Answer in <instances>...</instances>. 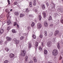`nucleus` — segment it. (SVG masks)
I'll use <instances>...</instances> for the list:
<instances>
[{"label":"nucleus","mask_w":63,"mask_h":63,"mask_svg":"<svg viewBox=\"0 0 63 63\" xmlns=\"http://www.w3.org/2000/svg\"><path fill=\"white\" fill-rule=\"evenodd\" d=\"M41 46L43 47H44V43H43V42H41Z\"/></svg>","instance_id":"40"},{"label":"nucleus","mask_w":63,"mask_h":63,"mask_svg":"<svg viewBox=\"0 0 63 63\" xmlns=\"http://www.w3.org/2000/svg\"><path fill=\"white\" fill-rule=\"evenodd\" d=\"M47 46L49 47H51V42H48L47 43Z\"/></svg>","instance_id":"7"},{"label":"nucleus","mask_w":63,"mask_h":63,"mask_svg":"<svg viewBox=\"0 0 63 63\" xmlns=\"http://www.w3.org/2000/svg\"><path fill=\"white\" fill-rule=\"evenodd\" d=\"M62 1H63V0H62Z\"/></svg>","instance_id":"64"},{"label":"nucleus","mask_w":63,"mask_h":63,"mask_svg":"<svg viewBox=\"0 0 63 63\" xmlns=\"http://www.w3.org/2000/svg\"><path fill=\"white\" fill-rule=\"evenodd\" d=\"M17 27L19 28V26L18 25H17Z\"/></svg>","instance_id":"56"},{"label":"nucleus","mask_w":63,"mask_h":63,"mask_svg":"<svg viewBox=\"0 0 63 63\" xmlns=\"http://www.w3.org/2000/svg\"><path fill=\"white\" fill-rule=\"evenodd\" d=\"M9 16H8V18H9Z\"/></svg>","instance_id":"62"},{"label":"nucleus","mask_w":63,"mask_h":63,"mask_svg":"<svg viewBox=\"0 0 63 63\" xmlns=\"http://www.w3.org/2000/svg\"><path fill=\"white\" fill-rule=\"evenodd\" d=\"M6 38L7 41H11L12 40V39L10 37L7 36L6 37Z\"/></svg>","instance_id":"9"},{"label":"nucleus","mask_w":63,"mask_h":63,"mask_svg":"<svg viewBox=\"0 0 63 63\" xmlns=\"http://www.w3.org/2000/svg\"><path fill=\"white\" fill-rule=\"evenodd\" d=\"M9 56L11 58H13V57H14L15 56V55L13 53H11L9 54Z\"/></svg>","instance_id":"5"},{"label":"nucleus","mask_w":63,"mask_h":63,"mask_svg":"<svg viewBox=\"0 0 63 63\" xmlns=\"http://www.w3.org/2000/svg\"><path fill=\"white\" fill-rule=\"evenodd\" d=\"M24 36H21L20 37V40H22L24 39Z\"/></svg>","instance_id":"23"},{"label":"nucleus","mask_w":63,"mask_h":63,"mask_svg":"<svg viewBox=\"0 0 63 63\" xmlns=\"http://www.w3.org/2000/svg\"><path fill=\"white\" fill-rule=\"evenodd\" d=\"M44 16V17L45 18V17H46V16Z\"/></svg>","instance_id":"61"},{"label":"nucleus","mask_w":63,"mask_h":63,"mask_svg":"<svg viewBox=\"0 0 63 63\" xmlns=\"http://www.w3.org/2000/svg\"><path fill=\"white\" fill-rule=\"evenodd\" d=\"M42 9L43 10H44L45 9L46 7H45V5L44 4H42Z\"/></svg>","instance_id":"15"},{"label":"nucleus","mask_w":63,"mask_h":63,"mask_svg":"<svg viewBox=\"0 0 63 63\" xmlns=\"http://www.w3.org/2000/svg\"><path fill=\"white\" fill-rule=\"evenodd\" d=\"M29 12V10H28V9L27 8L26 9V13H28V12Z\"/></svg>","instance_id":"33"},{"label":"nucleus","mask_w":63,"mask_h":63,"mask_svg":"<svg viewBox=\"0 0 63 63\" xmlns=\"http://www.w3.org/2000/svg\"><path fill=\"white\" fill-rule=\"evenodd\" d=\"M20 16H25V15L23 14H20Z\"/></svg>","instance_id":"37"},{"label":"nucleus","mask_w":63,"mask_h":63,"mask_svg":"<svg viewBox=\"0 0 63 63\" xmlns=\"http://www.w3.org/2000/svg\"><path fill=\"white\" fill-rule=\"evenodd\" d=\"M55 23H55V24H58V21H55Z\"/></svg>","instance_id":"44"},{"label":"nucleus","mask_w":63,"mask_h":63,"mask_svg":"<svg viewBox=\"0 0 63 63\" xmlns=\"http://www.w3.org/2000/svg\"><path fill=\"white\" fill-rule=\"evenodd\" d=\"M59 32V31H56L55 32V33L54 34V35L56 36L58 34V33Z\"/></svg>","instance_id":"8"},{"label":"nucleus","mask_w":63,"mask_h":63,"mask_svg":"<svg viewBox=\"0 0 63 63\" xmlns=\"http://www.w3.org/2000/svg\"><path fill=\"white\" fill-rule=\"evenodd\" d=\"M30 7H32V2H31L30 3Z\"/></svg>","instance_id":"28"},{"label":"nucleus","mask_w":63,"mask_h":63,"mask_svg":"<svg viewBox=\"0 0 63 63\" xmlns=\"http://www.w3.org/2000/svg\"><path fill=\"white\" fill-rule=\"evenodd\" d=\"M15 14L16 16H18V12H15Z\"/></svg>","instance_id":"22"},{"label":"nucleus","mask_w":63,"mask_h":63,"mask_svg":"<svg viewBox=\"0 0 63 63\" xmlns=\"http://www.w3.org/2000/svg\"><path fill=\"white\" fill-rule=\"evenodd\" d=\"M61 22L63 24V20H61Z\"/></svg>","instance_id":"50"},{"label":"nucleus","mask_w":63,"mask_h":63,"mask_svg":"<svg viewBox=\"0 0 63 63\" xmlns=\"http://www.w3.org/2000/svg\"><path fill=\"white\" fill-rule=\"evenodd\" d=\"M61 59H62V58L61 57H60V60H61Z\"/></svg>","instance_id":"57"},{"label":"nucleus","mask_w":63,"mask_h":63,"mask_svg":"<svg viewBox=\"0 0 63 63\" xmlns=\"http://www.w3.org/2000/svg\"><path fill=\"white\" fill-rule=\"evenodd\" d=\"M44 33L45 34L44 35H45V36H47V31H45Z\"/></svg>","instance_id":"32"},{"label":"nucleus","mask_w":63,"mask_h":63,"mask_svg":"<svg viewBox=\"0 0 63 63\" xmlns=\"http://www.w3.org/2000/svg\"><path fill=\"white\" fill-rule=\"evenodd\" d=\"M16 23L14 22V26H16Z\"/></svg>","instance_id":"43"},{"label":"nucleus","mask_w":63,"mask_h":63,"mask_svg":"<svg viewBox=\"0 0 63 63\" xmlns=\"http://www.w3.org/2000/svg\"><path fill=\"white\" fill-rule=\"evenodd\" d=\"M33 59L35 62H36L37 61V59H36V58L35 57H33Z\"/></svg>","instance_id":"12"},{"label":"nucleus","mask_w":63,"mask_h":63,"mask_svg":"<svg viewBox=\"0 0 63 63\" xmlns=\"http://www.w3.org/2000/svg\"><path fill=\"white\" fill-rule=\"evenodd\" d=\"M38 42H35V46L36 47H38Z\"/></svg>","instance_id":"18"},{"label":"nucleus","mask_w":63,"mask_h":63,"mask_svg":"<svg viewBox=\"0 0 63 63\" xmlns=\"http://www.w3.org/2000/svg\"><path fill=\"white\" fill-rule=\"evenodd\" d=\"M11 28V27L10 26H9L7 28V30H10V29Z\"/></svg>","instance_id":"31"},{"label":"nucleus","mask_w":63,"mask_h":63,"mask_svg":"<svg viewBox=\"0 0 63 63\" xmlns=\"http://www.w3.org/2000/svg\"><path fill=\"white\" fill-rule=\"evenodd\" d=\"M23 50H25V51H26V48H24Z\"/></svg>","instance_id":"52"},{"label":"nucleus","mask_w":63,"mask_h":63,"mask_svg":"<svg viewBox=\"0 0 63 63\" xmlns=\"http://www.w3.org/2000/svg\"><path fill=\"white\" fill-rule=\"evenodd\" d=\"M42 19L41 16H39V20H41Z\"/></svg>","instance_id":"39"},{"label":"nucleus","mask_w":63,"mask_h":63,"mask_svg":"<svg viewBox=\"0 0 63 63\" xmlns=\"http://www.w3.org/2000/svg\"><path fill=\"white\" fill-rule=\"evenodd\" d=\"M55 16H57V14H55Z\"/></svg>","instance_id":"55"},{"label":"nucleus","mask_w":63,"mask_h":63,"mask_svg":"<svg viewBox=\"0 0 63 63\" xmlns=\"http://www.w3.org/2000/svg\"><path fill=\"white\" fill-rule=\"evenodd\" d=\"M5 50H6V51L7 52H8V51L9 50V49L8 48H5Z\"/></svg>","instance_id":"24"},{"label":"nucleus","mask_w":63,"mask_h":63,"mask_svg":"<svg viewBox=\"0 0 63 63\" xmlns=\"http://www.w3.org/2000/svg\"><path fill=\"white\" fill-rule=\"evenodd\" d=\"M39 50H42L43 49H42V48L41 47H40L39 48Z\"/></svg>","instance_id":"41"},{"label":"nucleus","mask_w":63,"mask_h":63,"mask_svg":"<svg viewBox=\"0 0 63 63\" xmlns=\"http://www.w3.org/2000/svg\"><path fill=\"white\" fill-rule=\"evenodd\" d=\"M1 17H0V19H1Z\"/></svg>","instance_id":"63"},{"label":"nucleus","mask_w":63,"mask_h":63,"mask_svg":"<svg viewBox=\"0 0 63 63\" xmlns=\"http://www.w3.org/2000/svg\"><path fill=\"white\" fill-rule=\"evenodd\" d=\"M51 19H52V18L51 16H50L48 18V20L49 21L50 20H51Z\"/></svg>","instance_id":"25"},{"label":"nucleus","mask_w":63,"mask_h":63,"mask_svg":"<svg viewBox=\"0 0 63 63\" xmlns=\"http://www.w3.org/2000/svg\"><path fill=\"white\" fill-rule=\"evenodd\" d=\"M58 45L57 46V47L58 49H60V43H57Z\"/></svg>","instance_id":"13"},{"label":"nucleus","mask_w":63,"mask_h":63,"mask_svg":"<svg viewBox=\"0 0 63 63\" xmlns=\"http://www.w3.org/2000/svg\"><path fill=\"white\" fill-rule=\"evenodd\" d=\"M30 16H32V15L31 14H30Z\"/></svg>","instance_id":"59"},{"label":"nucleus","mask_w":63,"mask_h":63,"mask_svg":"<svg viewBox=\"0 0 63 63\" xmlns=\"http://www.w3.org/2000/svg\"><path fill=\"white\" fill-rule=\"evenodd\" d=\"M44 53L45 54H47V50H44Z\"/></svg>","instance_id":"21"},{"label":"nucleus","mask_w":63,"mask_h":63,"mask_svg":"<svg viewBox=\"0 0 63 63\" xmlns=\"http://www.w3.org/2000/svg\"><path fill=\"white\" fill-rule=\"evenodd\" d=\"M37 27L38 28H41L42 27V25L40 23H38L37 24Z\"/></svg>","instance_id":"6"},{"label":"nucleus","mask_w":63,"mask_h":63,"mask_svg":"<svg viewBox=\"0 0 63 63\" xmlns=\"http://www.w3.org/2000/svg\"><path fill=\"white\" fill-rule=\"evenodd\" d=\"M7 2L8 4L7 6H8L9 5H10V0H7Z\"/></svg>","instance_id":"35"},{"label":"nucleus","mask_w":63,"mask_h":63,"mask_svg":"<svg viewBox=\"0 0 63 63\" xmlns=\"http://www.w3.org/2000/svg\"><path fill=\"white\" fill-rule=\"evenodd\" d=\"M12 32L13 33H16V31L15 30L13 29L12 30Z\"/></svg>","instance_id":"20"},{"label":"nucleus","mask_w":63,"mask_h":63,"mask_svg":"<svg viewBox=\"0 0 63 63\" xmlns=\"http://www.w3.org/2000/svg\"><path fill=\"white\" fill-rule=\"evenodd\" d=\"M35 25V23L34 22H32L31 24V26L32 27H33V26H34V25Z\"/></svg>","instance_id":"27"},{"label":"nucleus","mask_w":63,"mask_h":63,"mask_svg":"<svg viewBox=\"0 0 63 63\" xmlns=\"http://www.w3.org/2000/svg\"><path fill=\"white\" fill-rule=\"evenodd\" d=\"M25 61H28V56H26L25 58Z\"/></svg>","instance_id":"16"},{"label":"nucleus","mask_w":63,"mask_h":63,"mask_svg":"<svg viewBox=\"0 0 63 63\" xmlns=\"http://www.w3.org/2000/svg\"><path fill=\"white\" fill-rule=\"evenodd\" d=\"M31 44L30 43H29V48H30L31 47Z\"/></svg>","instance_id":"30"},{"label":"nucleus","mask_w":63,"mask_h":63,"mask_svg":"<svg viewBox=\"0 0 63 63\" xmlns=\"http://www.w3.org/2000/svg\"><path fill=\"white\" fill-rule=\"evenodd\" d=\"M10 11H12V9H11L10 10Z\"/></svg>","instance_id":"60"},{"label":"nucleus","mask_w":63,"mask_h":63,"mask_svg":"<svg viewBox=\"0 0 63 63\" xmlns=\"http://www.w3.org/2000/svg\"><path fill=\"white\" fill-rule=\"evenodd\" d=\"M30 63H33V61H30V62H29Z\"/></svg>","instance_id":"53"},{"label":"nucleus","mask_w":63,"mask_h":63,"mask_svg":"<svg viewBox=\"0 0 63 63\" xmlns=\"http://www.w3.org/2000/svg\"><path fill=\"white\" fill-rule=\"evenodd\" d=\"M17 1L19 3L20 2V0H17Z\"/></svg>","instance_id":"51"},{"label":"nucleus","mask_w":63,"mask_h":63,"mask_svg":"<svg viewBox=\"0 0 63 63\" xmlns=\"http://www.w3.org/2000/svg\"><path fill=\"white\" fill-rule=\"evenodd\" d=\"M39 37L40 38H43V35H40Z\"/></svg>","instance_id":"42"},{"label":"nucleus","mask_w":63,"mask_h":63,"mask_svg":"<svg viewBox=\"0 0 63 63\" xmlns=\"http://www.w3.org/2000/svg\"><path fill=\"white\" fill-rule=\"evenodd\" d=\"M53 26V25L52 24L50 25V26H51V27H52Z\"/></svg>","instance_id":"47"},{"label":"nucleus","mask_w":63,"mask_h":63,"mask_svg":"<svg viewBox=\"0 0 63 63\" xmlns=\"http://www.w3.org/2000/svg\"><path fill=\"white\" fill-rule=\"evenodd\" d=\"M42 14L43 15V16H46V13L45 12H43Z\"/></svg>","instance_id":"38"},{"label":"nucleus","mask_w":63,"mask_h":63,"mask_svg":"<svg viewBox=\"0 0 63 63\" xmlns=\"http://www.w3.org/2000/svg\"><path fill=\"white\" fill-rule=\"evenodd\" d=\"M49 35L50 36H51L52 35H53V32H51L50 33H49Z\"/></svg>","instance_id":"26"},{"label":"nucleus","mask_w":63,"mask_h":63,"mask_svg":"<svg viewBox=\"0 0 63 63\" xmlns=\"http://www.w3.org/2000/svg\"><path fill=\"white\" fill-rule=\"evenodd\" d=\"M3 32H4V30H3V29H1L0 31V34H2Z\"/></svg>","instance_id":"10"},{"label":"nucleus","mask_w":63,"mask_h":63,"mask_svg":"<svg viewBox=\"0 0 63 63\" xmlns=\"http://www.w3.org/2000/svg\"><path fill=\"white\" fill-rule=\"evenodd\" d=\"M13 41L15 42L17 44H19V40H17L15 38L13 39Z\"/></svg>","instance_id":"4"},{"label":"nucleus","mask_w":63,"mask_h":63,"mask_svg":"<svg viewBox=\"0 0 63 63\" xmlns=\"http://www.w3.org/2000/svg\"><path fill=\"white\" fill-rule=\"evenodd\" d=\"M11 23V21H10V20H8L7 23H8V25H9V24H10Z\"/></svg>","instance_id":"17"},{"label":"nucleus","mask_w":63,"mask_h":63,"mask_svg":"<svg viewBox=\"0 0 63 63\" xmlns=\"http://www.w3.org/2000/svg\"><path fill=\"white\" fill-rule=\"evenodd\" d=\"M8 61L7 60H6L4 61V63H8Z\"/></svg>","instance_id":"36"},{"label":"nucleus","mask_w":63,"mask_h":63,"mask_svg":"<svg viewBox=\"0 0 63 63\" xmlns=\"http://www.w3.org/2000/svg\"><path fill=\"white\" fill-rule=\"evenodd\" d=\"M28 30H29L30 29V27H28L27 28Z\"/></svg>","instance_id":"46"},{"label":"nucleus","mask_w":63,"mask_h":63,"mask_svg":"<svg viewBox=\"0 0 63 63\" xmlns=\"http://www.w3.org/2000/svg\"><path fill=\"white\" fill-rule=\"evenodd\" d=\"M32 37L34 39H36V36L35 35H34V34L33 35Z\"/></svg>","instance_id":"29"},{"label":"nucleus","mask_w":63,"mask_h":63,"mask_svg":"<svg viewBox=\"0 0 63 63\" xmlns=\"http://www.w3.org/2000/svg\"><path fill=\"white\" fill-rule=\"evenodd\" d=\"M6 12L7 13H8L9 12V10H8V9H6Z\"/></svg>","instance_id":"45"},{"label":"nucleus","mask_w":63,"mask_h":63,"mask_svg":"<svg viewBox=\"0 0 63 63\" xmlns=\"http://www.w3.org/2000/svg\"><path fill=\"white\" fill-rule=\"evenodd\" d=\"M35 12L36 13L37 12H38V10L37 9H35Z\"/></svg>","instance_id":"48"},{"label":"nucleus","mask_w":63,"mask_h":63,"mask_svg":"<svg viewBox=\"0 0 63 63\" xmlns=\"http://www.w3.org/2000/svg\"><path fill=\"white\" fill-rule=\"evenodd\" d=\"M44 25L46 26V27H47L48 26V24L47 22V21H45L44 23Z\"/></svg>","instance_id":"11"},{"label":"nucleus","mask_w":63,"mask_h":63,"mask_svg":"<svg viewBox=\"0 0 63 63\" xmlns=\"http://www.w3.org/2000/svg\"><path fill=\"white\" fill-rule=\"evenodd\" d=\"M17 4V2L16 1L14 3V5H16Z\"/></svg>","instance_id":"34"},{"label":"nucleus","mask_w":63,"mask_h":63,"mask_svg":"<svg viewBox=\"0 0 63 63\" xmlns=\"http://www.w3.org/2000/svg\"><path fill=\"white\" fill-rule=\"evenodd\" d=\"M52 4H51V5L50 9L51 10H53L55 9V4L53 2H52Z\"/></svg>","instance_id":"3"},{"label":"nucleus","mask_w":63,"mask_h":63,"mask_svg":"<svg viewBox=\"0 0 63 63\" xmlns=\"http://www.w3.org/2000/svg\"><path fill=\"white\" fill-rule=\"evenodd\" d=\"M55 38H54L53 39V41H55Z\"/></svg>","instance_id":"54"},{"label":"nucleus","mask_w":63,"mask_h":63,"mask_svg":"<svg viewBox=\"0 0 63 63\" xmlns=\"http://www.w3.org/2000/svg\"><path fill=\"white\" fill-rule=\"evenodd\" d=\"M20 17H22L23 16H20Z\"/></svg>","instance_id":"58"},{"label":"nucleus","mask_w":63,"mask_h":63,"mask_svg":"<svg viewBox=\"0 0 63 63\" xmlns=\"http://www.w3.org/2000/svg\"><path fill=\"white\" fill-rule=\"evenodd\" d=\"M52 53L53 55H54L55 56H56V55H57V54L58 53V51H57V50L54 49L52 51Z\"/></svg>","instance_id":"2"},{"label":"nucleus","mask_w":63,"mask_h":63,"mask_svg":"<svg viewBox=\"0 0 63 63\" xmlns=\"http://www.w3.org/2000/svg\"><path fill=\"white\" fill-rule=\"evenodd\" d=\"M2 44V42L1 41H0V45H1Z\"/></svg>","instance_id":"49"},{"label":"nucleus","mask_w":63,"mask_h":63,"mask_svg":"<svg viewBox=\"0 0 63 63\" xmlns=\"http://www.w3.org/2000/svg\"><path fill=\"white\" fill-rule=\"evenodd\" d=\"M45 3L46 4L47 6H49V3H48V2L47 1L45 2Z\"/></svg>","instance_id":"19"},{"label":"nucleus","mask_w":63,"mask_h":63,"mask_svg":"<svg viewBox=\"0 0 63 63\" xmlns=\"http://www.w3.org/2000/svg\"><path fill=\"white\" fill-rule=\"evenodd\" d=\"M26 51L24 50H23L22 51V53H21V54H20V56H25L26 54Z\"/></svg>","instance_id":"1"},{"label":"nucleus","mask_w":63,"mask_h":63,"mask_svg":"<svg viewBox=\"0 0 63 63\" xmlns=\"http://www.w3.org/2000/svg\"><path fill=\"white\" fill-rule=\"evenodd\" d=\"M33 4L34 6H35L36 4V0H33Z\"/></svg>","instance_id":"14"}]
</instances>
